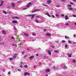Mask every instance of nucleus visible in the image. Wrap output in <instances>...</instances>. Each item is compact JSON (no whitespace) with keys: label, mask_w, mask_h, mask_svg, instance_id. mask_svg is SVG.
I'll list each match as a JSON object with an SVG mask.
<instances>
[{"label":"nucleus","mask_w":76,"mask_h":76,"mask_svg":"<svg viewBox=\"0 0 76 76\" xmlns=\"http://www.w3.org/2000/svg\"><path fill=\"white\" fill-rule=\"evenodd\" d=\"M36 14H34V15H27V16H31V19H33L34 18L35 15H36Z\"/></svg>","instance_id":"f257e3e1"},{"label":"nucleus","mask_w":76,"mask_h":76,"mask_svg":"<svg viewBox=\"0 0 76 76\" xmlns=\"http://www.w3.org/2000/svg\"><path fill=\"white\" fill-rule=\"evenodd\" d=\"M1 4H0V7H1V6H3V4H4V1H1Z\"/></svg>","instance_id":"f03ea898"},{"label":"nucleus","mask_w":76,"mask_h":76,"mask_svg":"<svg viewBox=\"0 0 76 76\" xmlns=\"http://www.w3.org/2000/svg\"><path fill=\"white\" fill-rule=\"evenodd\" d=\"M24 76H30V74L29 72H26L24 73Z\"/></svg>","instance_id":"7ed1b4c3"},{"label":"nucleus","mask_w":76,"mask_h":76,"mask_svg":"<svg viewBox=\"0 0 76 76\" xmlns=\"http://www.w3.org/2000/svg\"><path fill=\"white\" fill-rule=\"evenodd\" d=\"M38 11H40V9H36L35 10H34L32 12V13H34V12H37Z\"/></svg>","instance_id":"20e7f679"},{"label":"nucleus","mask_w":76,"mask_h":76,"mask_svg":"<svg viewBox=\"0 0 76 76\" xmlns=\"http://www.w3.org/2000/svg\"><path fill=\"white\" fill-rule=\"evenodd\" d=\"M38 11H40V9H36L35 10H34L32 12V13H34V12H37Z\"/></svg>","instance_id":"39448f33"},{"label":"nucleus","mask_w":76,"mask_h":76,"mask_svg":"<svg viewBox=\"0 0 76 76\" xmlns=\"http://www.w3.org/2000/svg\"><path fill=\"white\" fill-rule=\"evenodd\" d=\"M12 19H20V17H18L15 16L14 17H12Z\"/></svg>","instance_id":"423d86ee"},{"label":"nucleus","mask_w":76,"mask_h":76,"mask_svg":"<svg viewBox=\"0 0 76 76\" xmlns=\"http://www.w3.org/2000/svg\"><path fill=\"white\" fill-rule=\"evenodd\" d=\"M2 34H3V35H6V31H5L4 30H2Z\"/></svg>","instance_id":"0eeeda50"},{"label":"nucleus","mask_w":76,"mask_h":76,"mask_svg":"<svg viewBox=\"0 0 76 76\" xmlns=\"http://www.w3.org/2000/svg\"><path fill=\"white\" fill-rule=\"evenodd\" d=\"M47 2L48 4H51V2H52V1L51 0H48L47 1Z\"/></svg>","instance_id":"6e6552de"},{"label":"nucleus","mask_w":76,"mask_h":76,"mask_svg":"<svg viewBox=\"0 0 76 76\" xmlns=\"http://www.w3.org/2000/svg\"><path fill=\"white\" fill-rule=\"evenodd\" d=\"M31 4H32V3H31L30 2L28 4H27V6H26V7H29L30 6V5H31Z\"/></svg>","instance_id":"1a4fd4ad"},{"label":"nucleus","mask_w":76,"mask_h":76,"mask_svg":"<svg viewBox=\"0 0 76 76\" xmlns=\"http://www.w3.org/2000/svg\"><path fill=\"white\" fill-rule=\"evenodd\" d=\"M12 22L13 23H18V21L13 20L12 21Z\"/></svg>","instance_id":"9d476101"},{"label":"nucleus","mask_w":76,"mask_h":76,"mask_svg":"<svg viewBox=\"0 0 76 76\" xmlns=\"http://www.w3.org/2000/svg\"><path fill=\"white\" fill-rule=\"evenodd\" d=\"M46 72L47 73H48V72H50V70L49 69H46Z\"/></svg>","instance_id":"9b49d317"},{"label":"nucleus","mask_w":76,"mask_h":76,"mask_svg":"<svg viewBox=\"0 0 76 76\" xmlns=\"http://www.w3.org/2000/svg\"><path fill=\"white\" fill-rule=\"evenodd\" d=\"M16 56H17V54H15V55L13 56V59H15V58H16Z\"/></svg>","instance_id":"f8f14e48"},{"label":"nucleus","mask_w":76,"mask_h":76,"mask_svg":"<svg viewBox=\"0 0 76 76\" xmlns=\"http://www.w3.org/2000/svg\"><path fill=\"white\" fill-rule=\"evenodd\" d=\"M12 7H15V3H12Z\"/></svg>","instance_id":"ddd939ff"},{"label":"nucleus","mask_w":76,"mask_h":76,"mask_svg":"<svg viewBox=\"0 0 76 76\" xmlns=\"http://www.w3.org/2000/svg\"><path fill=\"white\" fill-rule=\"evenodd\" d=\"M46 15L48 16L49 17H51V15L49 14V13H48V12H47L46 13Z\"/></svg>","instance_id":"4468645a"},{"label":"nucleus","mask_w":76,"mask_h":76,"mask_svg":"<svg viewBox=\"0 0 76 76\" xmlns=\"http://www.w3.org/2000/svg\"><path fill=\"white\" fill-rule=\"evenodd\" d=\"M24 34L26 37H28L29 36V35L27 33H24Z\"/></svg>","instance_id":"2eb2a0df"},{"label":"nucleus","mask_w":76,"mask_h":76,"mask_svg":"<svg viewBox=\"0 0 76 76\" xmlns=\"http://www.w3.org/2000/svg\"><path fill=\"white\" fill-rule=\"evenodd\" d=\"M65 19L66 20H67V19H68V16L66 15Z\"/></svg>","instance_id":"dca6fc26"},{"label":"nucleus","mask_w":76,"mask_h":76,"mask_svg":"<svg viewBox=\"0 0 76 76\" xmlns=\"http://www.w3.org/2000/svg\"><path fill=\"white\" fill-rule=\"evenodd\" d=\"M32 35H33V36H35V35H36V34L34 33H32Z\"/></svg>","instance_id":"f3484780"},{"label":"nucleus","mask_w":76,"mask_h":76,"mask_svg":"<svg viewBox=\"0 0 76 76\" xmlns=\"http://www.w3.org/2000/svg\"><path fill=\"white\" fill-rule=\"evenodd\" d=\"M55 15L57 17H59V14H56Z\"/></svg>","instance_id":"a211bd4d"},{"label":"nucleus","mask_w":76,"mask_h":76,"mask_svg":"<svg viewBox=\"0 0 76 76\" xmlns=\"http://www.w3.org/2000/svg\"><path fill=\"white\" fill-rule=\"evenodd\" d=\"M3 13H4V14H5V15H6L7 14V12L5 11H4L3 12Z\"/></svg>","instance_id":"6ab92c4d"},{"label":"nucleus","mask_w":76,"mask_h":76,"mask_svg":"<svg viewBox=\"0 0 76 76\" xmlns=\"http://www.w3.org/2000/svg\"><path fill=\"white\" fill-rule=\"evenodd\" d=\"M68 56L69 57H71L72 56V54H69V55H68Z\"/></svg>","instance_id":"aec40b11"},{"label":"nucleus","mask_w":76,"mask_h":76,"mask_svg":"<svg viewBox=\"0 0 76 76\" xmlns=\"http://www.w3.org/2000/svg\"><path fill=\"white\" fill-rule=\"evenodd\" d=\"M48 53L49 54V55H51V52H50V51H48Z\"/></svg>","instance_id":"412c9836"},{"label":"nucleus","mask_w":76,"mask_h":76,"mask_svg":"<svg viewBox=\"0 0 76 76\" xmlns=\"http://www.w3.org/2000/svg\"><path fill=\"white\" fill-rule=\"evenodd\" d=\"M34 57V56H30L29 57V59H31V58H33V57Z\"/></svg>","instance_id":"4be33fe9"},{"label":"nucleus","mask_w":76,"mask_h":76,"mask_svg":"<svg viewBox=\"0 0 76 76\" xmlns=\"http://www.w3.org/2000/svg\"><path fill=\"white\" fill-rule=\"evenodd\" d=\"M46 35L47 36H51V35L50 33H47L46 34Z\"/></svg>","instance_id":"5701e85b"},{"label":"nucleus","mask_w":76,"mask_h":76,"mask_svg":"<svg viewBox=\"0 0 76 76\" xmlns=\"http://www.w3.org/2000/svg\"><path fill=\"white\" fill-rule=\"evenodd\" d=\"M65 48H66V49L67 48V45H66L65 46Z\"/></svg>","instance_id":"b1692460"},{"label":"nucleus","mask_w":76,"mask_h":76,"mask_svg":"<svg viewBox=\"0 0 76 76\" xmlns=\"http://www.w3.org/2000/svg\"><path fill=\"white\" fill-rule=\"evenodd\" d=\"M72 62L73 63H76V60L74 59L72 60Z\"/></svg>","instance_id":"393cba45"},{"label":"nucleus","mask_w":76,"mask_h":76,"mask_svg":"<svg viewBox=\"0 0 76 76\" xmlns=\"http://www.w3.org/2000/svg\"><path fill=\"white\" fill-rule=\"evenodd\" d=\"M65 25H66V26H69V23H66L65 24Z\"/></svg>","instance_id":"a878e982"},{"label":"nucleus","mask_w":76,"mask_h":76,"mask_svg":"<svg viewBox=\"0 0 76 76\" xmlns=\"http://www.w3.org/2000/svg\"><path fill=\"white\" fill-rule=\"evenodd\" d=\"M36 17L37 18H39V17H40V16H39V15H37V16H36Z\"/></svg>","instance_id":"bb28decb"},{"label":"nucleus","mask_w":76,"mask_h":76,"mask_svg":"<svg viewBox=\"0 0 76 76\" xmlns=\"http://www.w3.org/2000/svg\"><path fill=\"white\" fill-rule=\"evenodd\" d=\"M65 38H69V37L67 36H65Z\"/></svg>","instance_id":"cd10ccee"},{"label":"nucleus","mask_w":76,"mask_h":76,"mask_svg":"<svg viewBox=\"0 0 76 76\" xmlns=\"http://www.w3.org/2000/svg\"><path fill=\"white\" fill-rule=\"evenodd\" d=\"M61 16H62V17H64V15L63 14H62L61 15Z\"/></svg>","instance_id":"c85d7f7f"},{"label":"nucleus","mask_w":76,"mask_h":76,"mask_svg":"<svg viewBox=\"0 0 76 76\" xmlns=\"http://www.w3.org/2000/svg\"><path fill=\"white\" fill-rule=\"evenodd\" d=\"M56 7H60V6L59 5H57L56 6Z\"/></svg>","instance_id":"c756f323"},{"label":"nucleus","mask_w":76,"mask_h":76,"mask_svg":"<svg viewBox=\"0 0 76 76\" xmlns=\"http://www.w3.org/2000/svg\"><path fill=\"white\" fill-rule=\"evenodd\" d=\"M0 45H4V43L2 42L0 43Z\"/></svg>","instance_id":"7c9ffc66"},{"label":"nucleus","mask_w":76,"mask_h":76,"mask_svg":"<svg viewBox=\"0 0 76 76\" xmlns=\"http://www.w3.org/2000/svg\"><path fill=\"white\" fill-rule=\"evenodd\" d=\"M67 69V67H66V66H64V69Z\"/></svg>","instance_id":"2f4dec72"},{"label":"nucleus","mask_w":76,"mask_h":76,"mask_svg":"<svg viewBox=\"0 0 76 76\" xmlns=\"http://www.w3.org/2000/svg\"><path fill=\"white\" fill-rule=\"evenodd\" d=\"M68 42L69 43V44H71L72 42L69 40L68 41Z\"/></svg>","instance_id":"473e14b6"},{"label":"nucleus","mask_w":76,"mask_h":76,"mask_svg":"<svg viewBox=\"0 0 76 76\" xmlns=\"http://www.w3.org/2000/svg\"><path fill=\"white\" fill-rule=\"evenodd\" d=\"M26 9H27V8H23L22 10H26Z\"/></svg>","instance_id":"72a5a7b5"},{"label":"nucleus","mask_w":76,"mask_h":76,"mask_svg":"<svg viewBox=\"0 0 76 76\" xmlns=\"http://www.w3.org/2000/svg\"><path fill=\"white\" fill-rule=\"evenodd\" d=\"M9 60H13V58H10L9 59Z\"/></svg>","instance_id":"f704fd0d"},{"label":"nucleus","mask_w":76,"mask_h":76,"mask_svg":"<svg viewBox=\"0 0 76 76\" xmlns=\"http://www.w3.org/2000/svg\"><path fill=\"white\" fill-rule=\"evenodd\" d=\"M54 52L55 53H58V51L56 50H54Z\"/></svg>","instance_id":"c9c22d12"},{"label":"nucleus","mask_w":76,"mask_h":76,"mask_svg":"<svg viewBox=\"0 0 76 76\" xmlns=\"http://www.w3.org/2000/svg\"><path fill=\"white\" fill-rule=\"evenodd\" d=\"M61 2H63V1H65V0H61Z\"/></svg>","instance_id":"e433bc0d"},{"label":"nucleus","mask_w":76,"mask_h":76,"mask_svg":"<svg viewBox=\"0 0 76 76\" xmlns=\"http://www.w3.org/2000/svg\"><path fill=\"white\" fill-rule=\"evenodd\" d=\"M18 71L19 72H21V69H18Z\"/></svg>","instance_id":"4c0bfd02"},{"label":"nucleus","mask_w":76,"mask_h":76,"mask_svg":"<svg viewBox=\"0 0 76 76\" xmlns=\"http://www.w3.org/2000/svg\"><path fill=\"white\" fill-rule=\"evenodd\" d=\"M70 4H73V3L71 2H70Z\"/></svg>","instance_id":"58836bf2"},{"label":"nucleus","mask_w":76,"mask_h":76,"mask_svg":"<svg viewBox=\"0 0 76 76\" xmlns=\"http://www.w3.org/2000/svg\"><path fill=\"white\" fill-rule=\"evenodd\" d=\"M35 21H36V23H38L39 21L38 20H35Z\"/></svg>","instance_id":"ea45409f"},{"label":"nucleus","mask_w":76,"mask_h":76,"mask_svg":"<svg viewBox=\"0 0 76 76\" xmlns=\"http://www.w3.org/2000/svg\"><path fill=\"white\" fill-rule=\"evenodd\" d=\"M62 42L63 43H64V42H66V41H65V40H63L62 41Z\"/></svg>","instance_id":"a19ab883"},{"label":"nucleus","mask_w":76,"mask_h":76,"mask_svg":"<svg viewBox=\"0 0 76 76\" xmlns=\"http://www.w3.org/2000/svg\"><path fill=\"white\" fill-rule=\"evenodd\" d=\"M69 7H72V5L70 4L68 5Z\"/></svg>","instance_id":"79ce46f5"},{"label":"nucleus","mask_w":76,"mask_h":76,"mask_svg":"<svg viewBox=\"0 0 76 76\" xmlns=\"http://www.w3.org/2000/svg\"><path fill=\"white\" fill-rule=\"evenodd\" d=\"M20 67H21V68H22V67H23V66L21 65H20Z\"/></svg>","instance_id":"37998d69"},{"label":"nucleus","mask_w":76,"mask_h":76,"mask_svg":"<svg viewBox=\"0 0 76 76\" xmlns=\"http://www.w3.org/2000/svg\"><path fill=\"white\" fill-rule=\"evenodd\" d=\"M25 67L26 68H27V67H28V65H26L25 66Z\"/></svg>","instance_id":"c03bdc74"},{"label":"nucleus","mask_w":76,"mask_h":76,"mask_svg":"<svg viewBox=\"0 0 76 76\" xmlns=\"http://www.w3.org/2000/svg\"><path fill=\"white\" fill-rule=\"evenodd\" d=\"M73 17H76V16L75 15H73Z\"/></svg>","instance_id":"a18cd8bd"},{"label":"nucleus","mask_w":76,"mask_h":76,"mask_svg":"<svg viewBox=\"0 0 76 76\" xmlns=\"http://www.w3.org/2000/svg\"><path fill=\"white\" fill-rule=\"evenodd\" d=\"M14 29H15V30H17L16 28V27H14Z\"/></svg>","instance_id":"49530a36"},{"label":"nucleus","mask_w":76,"mask_h":76,"mask_svg":"<svg viewBox=\"0 0 76 76\" xmlns=\"http://www.w3.org/2000/svg\"><path fill=\"white\" fill-rule=\"evenodd\" d=\"M73 36L74 37H75H75H76V34H74L73 35Z\"/></svg>","instance_id":"de8ad7c7"},{"label":"nucleus","mask_w":76,"mask_h":76,"mask_svg":"<svg viewBox=\"0 0 76 76\" xmlns=\"http://www.w3.org/2000/svg\"><path fill=\"white\" fill-rule=\"evenodd\" d=\"M46 29H44V32H46Z\"/></svg>","instance_id":"09e8293b"},{"label":"nucleus","mask_w":76,"mask_h":76,"mask_svg":"<svg viewBox=\"0 0 76 76\" xmlns=\"http://www.w3.org/2000/svg\"><path fill=\"white\" fill-rule=\"evenodd\" d=\"M38 56H39L38 54H36V56L37 57Z\"/></svg>","instance_id":"8fccbe9b"},{"label":"nucleus","mask_w":76,"mask_h":76,"mask_svg":"<svg viewBox=\"0 0 76 76\" xmlns=\"http://www.w3.org/2000/svg\"><path fill=\"white\" fill-rule=\"evenodd\" d=\"M52 16L53 17V18H55L54 16L53 15H52Z\"/></svg>","instance_id":"3c124183"},{"label":"nucleus","mask_w":76,"mask_h":76,"mask_svg":"<svg viewBox=\"0 0 76 76\" xmlns=\"http://www.w3.org/2000/svg\"><path fill=\"white\" fill-rule=\"evenodd\" d=\"M69 9H70V10H72L73 8H69Z\"/></svg>","instance_id":"603ef678"},{"label":"nucleus","mask_w":76,"mask_h":76,"mask_svg":"<svg viewBox=\"0 0 76 76\" xmlns=\"http://www.w3.org/2000/svg\"><path fill=\"white\" fill-rule=\"evenodd\" d=\"M44 6H46V7H48V5H43Z\"/></svg>","instance_id":"864d4df0"},{"label":"nucleus","mask_w":76,"mask_h":76,"mask_svg":"<svg viewBox=\"0 0 76 76\" xmlns=\"http://www.w3.org/2000/svg\"><path fill=\"white\" fill-rule=\"evenodd\" d=\"M8 75H10V72H8Z\"/></svg>","instance_id":"5fc2aeb1"},{"label":"nucleus","mask_w":76,"mask_h":76,"mask_svg":"<svg viewBox=\"0 0 76 76\" xmlns=\"http://www.w3.org/2000/svg\"><path fill=\"white\" fill-rule=\"evenodd\" d=\"M25 52H22V54H24Z\"/></svg>","instance_id":"6e6d98bb"},{"label":"nucleus","mask_w":76,"mask_h":76,"mask_svg":"<svg viewBox=\"0 0 76 76\" xmlns=\"http://www.w3.org/2000/svg\"><path fill=\"white\" fill-rule=\"evenodd\" d=\"M76 0H73V1H74V2H76Z\"/></svg>","instance_id":"4d7b16f0"},{"label":"nucleus","mask_w":76,"mask_h":76,"mask_svg":"<svg viewBox=\"0 0 76 76\" xmlns=\"http://www.w3.org/2000/svg\"><path fill=\"white\" fill-rule=\"evenodd\" d=\"M52 48H54V46H52Z\"/></svg>","instance_id":"13d9d810"},{"label":"nucleus","mask_w":76,"mask_h":76,"mask_svg":"<svg viewBox=\"0 0 76 76\" xmlns=\"http://www.w3.org/2000/svg\"><path fill=\"white\" fill-rule=\"evenodd\" d=\"M15 45H14V44L12 45V46H15Z\"/></svg>","instance_id":"bf43d9fd"},{"label":"nucleus","mask_w":76,"mask_h":76,"mask_svg":"<svg viewBox=\"0 0 76 76\" xmlns=\"http://www.w3.org/2000/svg\"><path fill=\"white\" fill-rule=\"evenodd\" d=\"M20 1H19L17 2V3H20Z\"/></svg>","instance_id":"052dcab7"},{"label":"nucleus","mask_w":76,"mask_h":76,"mask_svg":"<svg viewBox=\"0 0 76 76\" xmlns=\"http://www.w3.org/2000/svg\"><path fill=\"white\" fill-rule=\"evenodd\" d=\"M11 38H15V37H12Z\"/></svg>","instance_id":"680f3d73"},{"label":"nucleus","mask_w":76,"mask_h":76,"mask_svg":"<svg viewBox=\"0 0 76 76\" xmlns=\"http://www.w3.org/2000/svg\"><path fill=\"white\" fill-rule=\"evenodd\" d=\"M73 43H74V44H76V42H73Z\"/></svg>","instance_id":"e2e57ef3"},{"label":"nucleus","mask_w":76,"mask_h":76,"mask_svg":"<svg viewBox=\"0 0 76 76\" xmlns=\"http://www.w3.org/2000/svg\"><path fill=\"white\" fill-rule=\"evenodd\" d=\"M53 68H54V69H55V68H56V67H55V66H53Z\"/></svg>","instance_id":"0e129e2a"},{"label":"nucleus","mask_w":76,"mask_h":76,"mask_svg":"<svg viewBox=\"0 0 76 76\" xmlns=\"http://www.w3.org/2000/svg\"><path fill=\"white\" fill-rule=\"evenodd\" d=\"M22 45V44H20V45Z\"/></svg>","instance_id":"69168bd1"},{"label":"nucleus","mask_w":76,"mask_h":76,"mask_svg":"<svg viewBox=\"0 0 76 76\" xmlns=\"http://www.w3.org/2000/svg\"><path fill=\"white\" fill-rule=\"evenodd\" d=\"M75 25H76V22L75 23Z\"/></svg>","instance_id":"338daca9"},{"label":"nucleus","mask_w":76,"mask_h":76,"mask_svg":"<svg viewBox=\"0 0 76 76\" xmlns=\"http://www.w3.org/2000/svg\"><path fill=\"white\" fill-rule=\"evenodd\" d=\"M75 9V10H76V9Z\"/></svg>","instance_id":"774afa93"}]
</instances>
